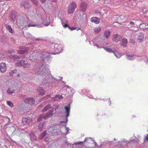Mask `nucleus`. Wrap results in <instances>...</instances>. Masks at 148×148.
I'll use <instances>...</instances> for the list:
<instances>
[{"mask_svg": "<svg viewBox=\"0 0 148 148\" xmlns=\"http://www.w3.org/2000/svg\"><path fill=\"white\" fill-rule=\"evenodd\" d=\"M50 15L49 14H47L44 12L35 15V19L36 20V24H32L31 22L28 19L27 21L26 25L24 27H41L43 26L42 23L45 26H47L53 21L50 20Z\"/></svg>", "mask_w": 148, "mask_h": 148, "instance_id": "nucleus-1", "label": "nucleus"}, {"mask_svg": "<svg viewBox=\"0 0 148 148\" xmlns=\"http://www.w3.org/2000/svg\"><path fill=\"white\" fill-rule=\"evenodd\" d=\"M55 50L57 52L54 53H46L45 52H41L39 55V53L37 52V51H35L33 52L32 54L30 56V59L33 60H36L38 61H48L50 57V54L55 55L62 52L63 48L62 46L60 45L55 44L53 45Z\"/></svg>", "mask_w": 148, "mask_h": 148, "instance_id": "nucleus-2", "label": "nucleus"}, {"mask_svg": "<svg viewBox=\"0 0 148 148\" xmlns=\"http://www.w3.org/2000/svg\"><path fill=\"white\" fill-rule=\"evenodd\" d=\"M33 71L36 74L43 75L45 77L48 75L49 73V70L43 65L34 66L33 67Z\"/></svg>", "mask_w": 148, "mask_h": 148, "instance_id": "nucleus-3", "label": "nucleus"}, {"mask_svg": "<svg viewBox=\"0 0 148 148\" xmlns=\"http://www.w3.org/2000/svg\"><path fill=\"white\" fill-rule=\"evenodd\" d=\"M28 19L24 14L18 15L16 18L17 25L20 28H24V27L26 25Z\"/></svg>", "mask_w": 148, "mask_h": 148, "instance_id": "nucleus-4", "label": "nucleus"}, {"mask_svg": "<svg viewBox=\"0 0 148 148\" xmlns=\"http://www.w3.org/2000/svg\"><path fill=\"white\" fill-rule=\"evenodd\" d=\"M45 77L47 78V79L44 80L42 84H44L47 87L52 86L53 84L56 83L57 81V79L53 77L49 73L48 75Z\"/></svg>", "mask_w": 148, "mask_h": 148, "instance_id": "nucleus-5", "label": "nucleus"}, {"mask_svg": "<svg viewBox=\"0 0 148 148\" xmlns=\"http://www.w3.org/2000/svg\"><path fill=\"white\" fill-rule=\"evenodd\" d=\"M144 58H146L145 62L146 63L148 64V58H145L144 56L138 57L135 55H132L130 54H127L126 55V58L127 60H133L134 59H136L138 61H140L142 60Z\"/></svg>", "mask_w": 148, "mask_h": 148, "instance_id": "nucleus-6", "label": "nucleus"}, {"mask_svg": "<svg viewBox=\"0 0 148 148\" xmlns=\"http://www.w3.org/2000/svg\"><path fill=\"white\" fill-rule=\"evenodd\" d=\"M76 7L77 5L75 2H72L69 5V8L68 10V14H73Z\"/></svg>", "mask_w": 148, "mask_h": 148, "instance_id": "nucleus-7", "label": "nucleus"}, {"mask_svg": "<svg viewBox=\"0 0 148 148\" xmlns=\"http://www.w3.org/2000/svg\"><path fill=\"white\" fill-rule=\"evenodd\" d=\"M70 104H69L67 106H66L64 107V109L65 110V113L66 114V121H62L61 122V123H62L63 122H65V123H66L68 121V117L69 115V113L70 110Z\"/></svg>", "mask_w": 148, "mask_h": 148, "instance_id": "nucleus-8", "label": "nucleus"}, {"mask_svg": "<svg viewBox=\"0 0 148 148\" xmlns=\"http://www.w3.org/2000/svg\"><path fill=\"white\" fill-rule=\"evenodd\" d=\"M17 13L16 11H13L10 13L9 17V19L10 21L14 22L16 18V16L17 17Z\"/></svg>", "mask_w": 148, "mask_h": 148, "instance_id": "nucleus-9", "label": "nucleus"}, {"mask_svg": "<svg viewBox=\"0 0 148 148\" xmlns=\"http://www.w3.org/2000/svg\"><path fill=\"white\" fill-rule=\"evenodd\" d=\"M33 48V47H30L25 48H22L18 51L19 53L24 54L27 52H29L30 50H32Z\"/></svg>", "mask_w": 148, "mask_h": 148, "instance_id": "nucleus-10", "label": "nucleus"}, {"mask_svg": "<svg viewBox=\"0 0 148 148\" xmlns=\"http://www.w3.org/2000/svg\"><path fill=\"white\" fill-rule=\"evenodd\" d=\"M144 34L142 33H139L138 35L137 41L138 42L141 43L144 40Z\"/></svg>", "mask_w": 148, "mask_h": 148, "instance_id": "nucleus-11", "label": "nucleus"}, {"mask_svg": "<svg viewBox=\"0 0 148 148\" xmlns=\"http://www.w3.org/2000/svg\"><path fill=\"white\" fill-rule=\"evenodd\" d=\"M29 1L28 0H26L24 1H23L21 3V7H23L25 10L28 9L29 7Z\"/></svg>", "mask_w": 148, "mask_h": 148, "instance_id": "nucleus-12", "label": "nucleus"}, {"mask_svg": "<svg viewBox=\"0 0 148 148\" xmlns=\"http://www.w3.org/2000/svg\"><path fill=\"white\" fill-rule=\"evenodd\" d=\"M7 66L5 63H2L0 65V70L1 72L3 73L6 71Z\"/></svg>", "mask_w": 148, "mask_h": 148, "instance_id": "nucleus-13", "label": "nucleus"}, {"mask_svg": "<svg viewBox=\"0 0 148 148\" xmlns=\"http://www.w3.org/2000/svg\"><path fill=\"white\" fill-rule=\"evenodd\" d=\"M25 102L31 105L34 104L35 102V100L34 98L30 97L26 99L24 101Z\"/></svg>", "mask_w": 148, "mask_h": 148, "instance_id": "nucleus-14", "label": "nucleus"}, {"mask_svg": "<svg viewBox=\"0 0 148 148\" xmlns=\"http://www.w3.org/2000/svg\"><path fill=\"white\" fill-rule=\"evenodd\" d=\"M31 121V119L30 117H25L23 118L22 122L23 124L28 125Z\"/></svg>", "mask_w": 148, "mask_h": 148, "instance_id": "nucleus-15", "label": "nucleus"}, {"mask_svg": "<svg viewBox=\"0 0 148 148\" xmlns=\"http://www.w3.org/2000/svg\"><path fill=\"white\" fill-rule=\"evenodd\" d=\"M53 112H52V110H50L45 114H44V119H46L49 117L53 115Z\"/></svg>", "mask_w": 148, "mask_h": 148, "instance_id": "nucleus-16", "label": "nucleus"}, {"mask_svg": "<svg viewBox=\"0 0 148 148\" xmlns=\"http://www.w3.org/2000/svg\"><path fill=\"white\" fill-rule=\"evenodd\" d=\"M90 21L96 24H98L100 22V19L96 17H93L90 19Z\"/></svg>", "mask_w": 148, "mask_h": 148, "instance_id": "nucleus-17", "label": "nucleus"}, {"mask_svg": "<svg viewBox=\"0 0 148 148\" xmlns=\"http://www.w3.org/2000/svg\"><path fill=\"white\" fill-rule=\"evenodd\" d=\"M87 4L85 2H82L80 4V9L83 12L85 11L86 9Z\"/></svg>", "mask_w": 148, "mask_h": 148, "instance_id": "nucleus-18", "label": "nucleus"}, {"mask_svg": "<svg viewBox=\"0 0 148 148\" xmlns=\"http://www.w3.org/2000/svg\"><path fill=\"white\" fill-rule=\"evenodd\" d=\"M112 39L113 41L117 42L120 40L121 38L119 35L115 34L113 35Z\"/></svg>", "mask_w": 148, "mask_h": 148, "instance_id": "nucleus-19", "label": "nucleus"}, {"mask_svg": "<svg viewBox=\"0 0 148 148\" xmlns=\"http://www.w3.org/2000/svg\"><path fill=\"white\" fill-rule=\"evenodd\" d=\"M113 53L116 57L118 58H120L123 55L119 51H116L115 49Z\"/></svg>", "mask_w": 148, "mask_h": 148, "instance_id": "nucleus-20", "label": "nucleus"}, {"mask_svg": "<svg viewBox=\"0 0 148 148\" xmlns=\"http://www.w3.org/2000/svg\"><path fill=\"white\" fill-rule=\"evenodd\" d=\"M24 62L25 61L24 60H18L15 63V64L16 66L19 67L23 66Z\"/></svg>", "mask_w": 148, "mask_h": 148, "instance_id": "nucleus-21", "label": "nucleus"}, {"mask_svg": "<svg viewBox=\"0 0 148 148\" xmlns=\"http://www.w3.org/2000/svg\"><path fill=\"white\" fill-rule=\"evenodd\" d=\"M139 28L143 30L147 29L148 28V25L144 23H140L139 25Z\"/></svg>", "mask_w": 148, "mask_h": 148, "instance_id": "nucleus-22", "label": "nucleus"}, {"mask_svg": "<svg viewBox=\"0 0 148 148\" xmlns=\"http://www.w3.org/2000/svg\"><path fill=\"white\" fill-rule=\"evenodd\" d=\"M66 87L67 88L69 89L70 90V92H71V93H70V95H73L75 92V90L74 89L68 85L64 86V87Z\"/></svg>", "mask_w": 148, "mask_h": 148, "instance_id": "nucleus-23", "label": "nucleus"}, {"mask_svg": "<svg viewBox=\"0 0 148 148\" xmlns=\"http://www.w3.org/2000/svg\"><path fill=\"white\" fill-rule=\"evenodd\" d=\"M97 40L92 41L93 42V45L97 46L98 48H101L103 47V45H99V44L97 43Z\"/></svg>", "mask_w": 148, "mask_h": 148, "instance_id": "nucleus-24", "label": "nucleus"}, {"mask_svg": "<svg viewBox=\"0 0 148 148\" xmlns=\"http://www.w3.org/2000/svg\"><path fill=\"white\" fill-rule=\"evenodd\" d=\"M63 98L62 95H56L54 97H53V100L54 101H58L59 100L62 99Z\"/></svg>", "mask_w": 148, "mask_h": 148, "instance_id": "nucleus-25", "label": "nucleus"}, {"mask_svg": "<svg viewBox=\"0 0 148 148\" xmlns=\"http://www.w3.org/2000/svg\"><path fill=\"white\" fill-rule=\"evenodd\" d=\"M29 135L31 140H37L36 137L32 132H30Z\"/></svg>", "mask_w": 148, "mask_h": 148, "instance_id": "nucleus-26", "label": "nucleus"}, {"mask_svg": "<svg viewBox=\"0 0 148 148\" xmlns=\"http://www.w3.org/2000/svg\"><path fill=\"white\" fill-rule=\"evenodd\" d=\"M15 89L12 88H8L7 90V92L9 95H12L13 93L15 92Z\"/></svg>", "mask_w": 148, "mask_h": 148, "instance_id": "nucleus-27", "label": "nucleus"}, {"mask_svg": "<svg viewBox=\"0 0 148 148\" xmlns=\"http://www.w3.org/2000/svg\"><path fill=\"white\" fill-rule=\"evenodd\" d=\"M5 27L6 29H7L10 33L12 34L14 33V31L12 29L10 26L8 24H6Z\"/></svg>", "mask_w": 148, "mask_h": 148, "instance_id": "nucleus-28", "label": "nucleus"}, {"mask_svg": "<svg viewBox=\"0 0 148 148\" xmlns=\"http://www.w3.org/2000/svg\"><path fill=\"white\" fill-rule=\"evenodd\" d=\"M128 142V141L125 139H124L122 141H120L118 142V144L119 145H126Z\"/></svg>", "mask_w": 148, "mask_h": 148, "instance_id": "nucleus-29", "label": "nucleus"}, {"mask_svg": "<svg viewBox=\"0 0 148 148\" xmlns=\"http://www.w3.org/2000/svg\"><path fill=\"white\" fill-rule=\"evenodd\" d=\"M127 42V39L126 38H123L121 42V45L123 47H126Z\"/></svg>", "mask_w": 148, "mask_h": 148, "instance_id": "nucleus-30", "label": "nucleus"}, {"mask_svg": "<svg viewBox=\"0 0 148 148\" xmlns=\"http://www.w3.org/2000/svg\"><path fill=\"white\" fill-rule=\"evenodd\" d=\"M89 139H92V138L90 137H86L83 141H80L75 142L74 144L76 145H81L83 143L86 142Z\"/></svg>", "mask_w": 148, "mask_h": 148, "instance_id": "nucleus-31", "label": "nucleus"}, {"mask_svg": "<svg viewBox=\"0 0 148 148\" xmlns=\"http://www.w3.org/2000/svg\"><path fill=\"white\" fill-rule=\"evenodd\" d=\"M52 106L51 104H48L44 107L43 110H42V112L46 111L47 110H49V109Z\"/></svg>", "mask_w": 148, "mask_h": 148, "instance_id": "nucleus-32", "label": "nucleus"}, {"mask_svg": "<svg viewBox=\"0 0 148 148\" xmlns=\"http://www.w3.org/2000/svg\"><path fill=\"white\" fill-rule=\"evenodd\" d=\"M38 91L40 95L42 96L45 94L44 90L42 88H39L38 89Z\"/></svg>", "mask_w": 148, "mask_h": 148, "instance_id": "nucleus-33", "label": "nucleus"}, {"mask_svg": "<svg viewBox=\"0 0 148 148\" xmlns=\"http://www.w3.org/2000/svg\"><path fill=\"white\" fill-rule=\"evenodd\" d=\"M45 122H42L40 123L38 125V129L39 130L41 131L45 127Z\"/></svg>", "mask_w": 148, "mask_h": 148, "instance_id": "nucleus-34", "label": "nucleus"}, {"mask_svg": "<svg viewBox=\"0 0 148 148\" xmlns=\"http://www.w3.org/2000/svg\"><path fill=\"white\" fill-rule=\"evenodd\" d=\"M102 48H103V49L105 50L106 51L109 52V53H113L114 52V49H114L113 50L112 49H111L109 48H108L106 47H103Z\"/></svg>", "mask_w": 148, "mask_h": 148, "instance_id": "nucleus-35", "label": "nucleus"}, {"mask_svg": "<svg viewBox=\"0 0 148 148\" xmlns=\"http://www.w3.org/2000/svg\"><path fill=\"white\" fill-rule=\"evenodd\" d=\"M110 32L108 30H106L104 33V36L105 37L108 38L110 36Z\"/></svg>", "mask_w": 148, "mask_h": 148, "instance_id": "nucleus-36", "label": "nucleus"}, {"mask_svg": "<svg viewBox=\"0 0 148 148\" xmlns=\"http://www.w3.org/2000/svg\"><path fill=\"white\" fill-rule=\"evenodd\" d=\"M101 28L100 27H95L94 29V31L96 33H99L101 30Z\"/></svg>", "mask_w": 148, "mask_h": 148, "instance_id": "nucleus-37", "label": "nucleus"}, {"mask_svg": "<svg viewBox=\"0 0 148 148\" xmlns=\"http://www.w3.org/2000/svg\"><path fill=\"white\" fill-rule=\"evenodd\" d=\"M53 107L52 108V110H52V112L55 110L56 112V110L59 107V105H54L53 106Z\"/></svg>", "mask_w": 148, "mask_h": 148, "instance_id": "nucleus-38", "label": "nucleus"}, {"mask_svg": "<svg viewBox=\"0 0 148 148\" xmlns=\"http://www.w3.org/2000/svg\"><path fill=\"white\" fill-rule=\"evenodd\" d=\"M26 34V35L25 36L27 38L31 39H32L33 38V37L32 34H30L29 33L27 32Z\"/></svg>", "mask_w": 148, "mask_h": 148, "instance_id": "nucleus-39", "label": "nucleus"}, {"mask_svg": "<svg viewBox=\"0 0 148 148\" xmlns=\"http://www.w3.org/2000/svg\"><path fill=\"white\" fill-rule=\"evenodd\" d=\"M44 114L39 116L38 118L37 121H38L40 122L42 121L43 119H44Z\"/></svg>", "mask_w": 148, "mask_h": 148, "instance_id": "nucleus-40", "label": "nucleus"}, {"mask_svg": "<svg viewBox=\"0 0 148 148\" xmlns=\"http://www.w3.org/2000/svg\"><path fill=\"white\" fill-rule=\"evenodd\" d=\"M17 72V70L16 69H15L14 70H12L10 71L9 73L10 75V76H12L14 74L16 73Z\"/></svg>", "mask_w": 148, "mask_h": 148, "instance_id": "nucleus-41", "label": "nucleus"}, {"mask_svg": "<svg viewBox=\"0 0 148 148\" xmlns=\"http://www.w3.org/2000/svg\"><path fill=\"white\" fill-rule=\"evenodd\" d=\"M61 22L62 23V25L65 28H66L67 27H69V26L68 25V24L66 23H64V22L63 21L62 19L61 18L60 19Z\"/></svg>", "mask_w": 148, "mask_h": 148, "instance_id": "nucleus-42", "label": "nucleus"}, {"mask_svg": "<svg viewBox=\"0 0 148 148\" xmlns=\"http://www.w3.org/2000/svg\"><path fill=\"white\" fill-rule=\"evenodd\" d=\"M30 66L31 64H30L28 63H25V62H24L23 66L25 68H27L29 67Z\"/></svg>", "mask_w": 148, "mask_h": 148, "instance_id": "nucleus-43", "label": "nucleus"}, {"mask_svg": "<svg viewBox=\"0 0 148 148\" xmlns=\"http://www.w3.org/2000/svg\"><path fill=\"white\" fill-rule=\"evenodd\" d=\"M7 103L8 106L11 107H12L14 106L13 103L11 101H7Z\"/></svg>", "mask_w": 148, "mask_h": 148, "instance_id": "nucleus-44", "label": "nucleus"}, {"mask_svg": "<svg viewBox=\"0 0 148 148\" xmlns=\"http://www.w3.org/2000/svg\"><path fill=\"white\" fill-rule=\"evenodd\" d=\"M46 131H45L40 136L39 138L40 139H42L46 135Z\"/></svg>", "mask_w": 148, "mask_h": 148, "instance_id": "nucleus-45", "label": "nucleus"}, {"mask_svg": "<svg viewBox=\"0 0 148 148\" xmlns=\"http://www.w3.org/2000/svg\"><path fill=\"white\" fill-rule=\"evenodd\" d=\"M62 123H64L65 124L64 126H65V129H66L65 130H66V132L65 133V134H67L68 133H69V128L68 127H66L67 123L66 124V123H65V122H63Z\"/></svg>", "mask_w": 148, "mask_h": 148, "instance_id": "nucleus-46", "label": "nucleus"}, {"mask_svg": "<svg viewBox=\"0 0 148 148\" xmlns=\"http://www.w3.org/2000/svg\"><path fill=\"white\" fill-rule=\"evenodd\" d=\"M97 43H98V44H99V45H103V47L105 46L106 45H108V43H103L102 42H101L98 40H97Z\"/></svg>", "mask_w": 148, "mask_h": 148, "instance_id": "nucleus-47", "label": "nucleus"}, {"mask_svg": "<svg viewBox=\"0 0 148 148\" xmlns=\"http://www.w3.org/2000/svg\"><path fill=\"white\" fill-rule=\"evenodd\" d=\"M33 3L36 5H37L38 3V0H31Z\"/></svg>", "mask_w": 148, "mask_h": 148, "instance_id": "nucleus-48", "label": "nucleus"}, {"mask_svg": "<svg viewBox=\"0 0 148 148\" xmlns=\"http://www.w3.org/2000/svg\"><path fill=\"white\" fill-rule=\"evenodd\" d=\"M12 58L13 59H15L16 60H18L20 59L19 57L16 55H13L12 56Z\"/></svg>", "mask_w": 148, "mask_h": 148, "instance_id": "nucleus-49", "label": "nucleus"}, {"mask_svg": "<svg viewBox=\"0 0 148 148\" xmlns=\"http://www.w3.org/2000/svg\"><path fill=\"white\" fill-rule=\"evenodd\" d=\"M10 130L13 131V132L16 130L15 126H12L10 127Z\"/></svg>", "mask_w": 148, "mask_h": 148, "instance_id": "nucleus-50", "label": "nucleus"}, {"mask_svg": "<svg viewBox=\"0 0 148 148\" xmlns=\"http://www.w3.org/2000/svg\"><path fill=\"white\" fill-rule=\"evenodd\" d=\"M82 16H83L82 18H81V19H82L83 20V19H86V18L87 16L86 14H85L83 13L82 14Z\"/></svg>", "mask_w": 148, "mask_h": 148, "instance_id": "nucleus-51", "label": "nucleus"}, {"mask_svg": "<svg viewBox=\"0 0 148 148\" xmlns=\"http://www.w3.org/2000/svg\"><path fill=\"white\" fill-rule=\"evenodd\" d=\"M142 12L143 14H145L147 11V10L145 8H144L142 9Z\"/></svg>", "mask_w": 148, "mask_h": 148, "instance_id": "nucleus-52", "label": "nucleus"}, {"mask_svg": "<svg viewBox=\"0 0 148 148\" xmlns=\"http://www.w3.org/2000/svg\"><path fill=\"white\" fill-rule=\"evenodd\" d=\"M23 74V73L22 72H21L20 73L18 74L17 75V76L18 77H21L22 75Z\"/></svg>", "mask_w": 148, "mask_h": 148, "instance_id": "nucleus-53", "label": "nucleus"}, {"mask_svg": "<svg viewBox=\"0 0 148 148\" xmlns=\"http://www.w3.org/2000/svg\"><path fill=\"white\" fill-rule=\"evenodd\" d=\"M92 138V139H91L93 141V143H94L95 146L97 147V143L95 141V140H93V138Z\"/></svg>", "mask_w": 148, "mask_h": 148, "instance_id": "nucleus-54", "label": "nucleus"}, {"mask_svg": "<svg viewBox=\"0 0 148 148\" xmlns=\"http://www.w3.org/2000/svg\"><path fill=\"white\" fill-rule=\"evenodd\" d=\"M68 28L71 30H73L75 29V27H71L69 26Z\"/></svg>", "mask_w": 148, "mask_h": 148, "instance_id": "nucleus-55", "label": "nucleus"}, {"mask_svg": "<svg viewBox=\"0 0 148 148\" xmlns=\"http://www.w3.org/2000/svg\"><path fill=\"white\" fill-rule=\"evenodd\" d=\"M129 23L130 25H134L135 24V23L132 21H130L129 22Z\"/></svg>", "mask_w": 148, "mask_h": 148, "instance_id": "nucleus-56", "label": "nucleus"}, {"mask_svg": "<svg viewBox=\"0 0 148 148\" xmlns=\"http://www.w3.org/2000/svg\"><path fill=\"white\" fill-rule=\"evenodd\" d=\"M144 140L145 141L146 140L148 141V134L146 135V136Z\"/></svg>", "mask_w": 148, "mask_h": 148, "instance_id": "nucleus-57", "label": "nucleus"}, {"mask_svg": "<svg viewBox=\"0 0 148 148\" xmlns=\"http://www.w3.org/2000/svg\"><path fill=\"white\" fill-rule=\"evenodd\" d=\"M49 140V138L47 137L45 139V140L46 142H48Z\"/></svg>", "mask_w": 148, "mask_h": 148, "instance_id": "nucleus-58", "label": "nucleus"}, {"mask_svg": "<svg viewBox=\"0 0 148 148\" xmlns=\"http://www.w3.org/2000/svg\"><path fill=\"white\" fill-rule=\"evenodd\" d=\"M88 96V97H89L90 98V99H93V96H92V95H90L89 96Z\"/></svg>", "mask_w": 148, "mask_h": 148, "instance_id": "nucleus-59", "label": "nucleus"}, {"mask_svg": "<svg viewBox=\"0 0 148 148\" xmlns=\"http://www.w3.org/2000/svg\"><path fill=\"white\" fill-rule=\"evenodd\" d=\"M11 41H12L14 42L15 41V40L13 38H11Z\"/></svg>", "mask_w": 148, "mask_h": 148, "instance_id": "nucleus-60", "label": "nucleus"}, {"mask_svg": "<svg viewBox=\"0 0 148 148\" xmlns=\"http://www.w3.org/2000/svg\"><path fill=\"white\" fill-rule=\"evenodd\" d=\"M134 27V28H135V26ZM136 30H135V29H132L134 31H137L138 30V28L137 27H136Z\"/></svg>", "mask_w": 148, "mask_h": 148, "instance_id": "nucleus-61", "label": "nucleus"}, {"mask_svg": "<svg viewBox=\"0 0 148 148\" xmlns=\"http://www.w3.org/2000/svg\"><path fill=\"white\" fill-rule=\"evenodd\" d=\"M40 1L42 3H43L45 2L46 0H40Z\"/></svg>", "mask_w": 148, "mask_h": 148, "instance_id": "nucleus-62", "label": "nucleus"}, {"mask_svg": "<svg viewBox=\"0 0 148 148\" xmlns=\"http://www.w3.org/2000/svg\"><path fill=\"white\" fill-rule=\"evenodd\" d=\"M75 27V29H76L77 31H78L79 30H80L81 29V28H79V27Z\"/></svg>", "mask_w": 148, "mask_h": 148, "instance_id": "nucleus-63", "label": "nucleus"}, {"mask_svg": "<svg viewBox=\"0 0 148 148\" xmlns=\"http://www.w3.org/2000/svg\"><path fill=\"white\" fill-rule=\"evenodd\" d=\"M98 14L99 15H101L102 14L100 12H97Z\"/></svg>", "mask_w": 148, "mask_h": 148, "instance_id": "nucleus-64", "label": "nucleus"}]
</instances>
